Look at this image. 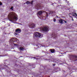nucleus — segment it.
<instances>
[{"label": "nucleus", "mask_w": 77, "mask_h": 77, "mask_svg": "<svg viewBox=\"0 0 77 77\" xmlns=\"http://www.w3.org/2000/svg\"><path fill=\"white\" fill-rule=\"evenodd\" d=\"M63 22H64L65 23H66V21H65V20H63Z\"/></svg>", "instance_id": "aec40b11"}, {"label": "nucleus", "mask_w": 77, "mask_h": 77, "mask_svg": "<svg viewBox=\"0 0 77 77\" xmlns=\"http://www.w3.org/2000/svg\"><path fill=\"white\" fill-rule=\"evenodd\" d=\"M19 49L20 50H24V48H23V47H20L19 48Z\"/></svg>", "instance_id": "9b49d317"}, {"label": "nucleus", "mask_w": 77, "mask_h": 77, "mask_svg": "<svg viewBox=\"0 0 77 77\" xmlns=\"http://www.w3.org/2000/svg\"><path fill=\"white\" fill-rule=\"evenodd\" d=\"M40 19H41V20H42V18H44V17H40Z\"/></svg>", "instance_id": "dca6fc26"}, {"label": "nucleus", "mask_w": 77, "mask_h": 77, "mask_svg": "<svg viewBox=\"0 0 77 77\" xmlns=\"http://www.w3.org/2000/svg\"><path fill=\"white\" fill-rule=\"evenodd\" d=\"M8 19L10 21H17L18 20V16L15 13H10L8 16Z\"/></svg>", "instance_id": "f257e3e1"}, {"label": "nucleus", "mask_w": 77, "mask_h": 77, "mask_svg": "<svg viewBox=\"0 0 77 77\" xmlns=\"http://www.w3.org/2000/svg\"><path fill=\"white\" fill-rule=\"evenodd\" d=\"M56 19H54L53 21L54 22H56Z\"/></svg>", "instance_id": "f3484780"}, {"label": "nucleus", "mask_w": 77, "mask_h": 77, "mask_svg": "<svg viewBox=\"0 0 77 77\" xmlns=\"http://www.w3.org/2000/svg\"><path fill=\"white\" fill-rule=\"evenodd\" d=\"M15 32V33H19L21 32V30L19 29H17L16 30Z\"/></svg>", "instance_id": "20e7f679"}, {"label": "nucleus", "mask_w": 77, "mask_h": 77, "mask_svg": "<svg viewBox=\"0 0 77 77\" xmlns=\"http://www.w3.org/2000/svg\"><path fill=\"white\" fill-rule=\"evenodd\" d=\"M42 46L41 45V44H38V45H36L35 46V47H38L37 48H40V47H41V46Z\"/></svg>", "instance_id": "0eeeda50"}, {"label": "nucleus", "mask_w": 77, "mask_h": 77, "mask_svg": "<svg viewBox=\"0 0 77 77\" xmlns=\"http://www.w3.org/2000/svg\"><path fill=\"white\" fill-rule=\"evenodd\" d=\"M10 42H12L11 41H10Z\"/></svg>", "instance_id": "393cba45"}, {"label": "nucleus", "mask_w": 77, "mask_h": 77, "mask_svg": "<svg viewBox=\"0 0 77 77\" xmlns=\"http://www.w3.org/2000/svg\"><path fill=\"white\" fill-rule=\"evenodd\" d=\"M59 21L60 23L62 24L63 23V20L62 19H60L59 20Z\"/></svg>", "instance_id": "6e6552de"}, {"label": "nucleus", "mask_w": 77, "mask_h": 77, "mask_svg": "<svg viewBox=\"0 0 77 77\" xmlns=\"http://www.w3.org/2000/svg\"><path fill=\"white\" fill-rule=\"evenodd\" d=\"M35 49H37V48H35Z\"/></svg>", "instance_id": "a878e982"}, {"label": "nucleus", "mask_w": 77, "mask_h": 77, "mask_svg": "<svg viewBox=\"0 0 77 77\" xmlns=\"http://www.w3.org/2000/svg\"><path fill=\"white\" fill-rule=\"evenodd\" d=\"M0 5H2V4L1 2H0Z\"/></svg>", "instance_id": "412c9836"}, {"label": "nucleus", "mask_w": 77, "mask_h": 77, "mask_svg": "<svg viewBox=\"0 0 77 77\" xmlns=\"http://www.w3.org/2000/svg\"><path fill=\"white\" fill-rule=\"evenodd\" d=\"M15 46H16V47H18V45L17 44H14Z\"/></svg>", "instance_id": "a211bd4d"}, {"label": "nucleus", "mask_w": 77, "mask_h": 77, "mask_svg": "<svg viewBox=\"0 0 77 77\" xmlns=\"http://www.w3.org/2000/svg\"><path fill=\"white\" fill-rule=\"evenodd\" d=\"M53 66H55V65L54 64H53Z\"/></svg>", "instance_id": "5701e85b"}, {"label": "nucleus", "mask_w": 77, "mask_h": 77, "mask_svg": "<svg viewBox=\"0 0 77 77\" xmlns=\"http://www.w3.org/2000/svg\"><path fill=\"white\" fill-rule=\"evenodd\" d=\"M29 26V27H31V28H34L35 26V25L34 24H30Z\"/></svg>", "instance_id": "39448f33"}, {"label": "nucleus", "mask_w": 77, "mask_h": 77, "mask_svg": "<svg viewBox=\"0 0 77 77\" xmlns=\"http://www.w3.org/2000/svg\"><path fill=\"white\" fill-rule=\"evenodd\" d=\"M10 9L11 11H13V10L14 9V7H11V8H10Z\"/></svg>", "instance_id": "ddd939ff"}, {"label": "nucleus", "mask_w": 77, "mask_h": 77, "mask_svg": "<svg viewBox=\"0 0 77 77\" xmlns=\"http://www.w3.org/2000/svg\"><path fill=\"white\" fill-rule=\"evenodd\" d=\"M75 15L76 16H75V17L76 18V17H77V14L75 13H74Z\"/></svg>", "instance_id": "4468645a"}, {"label": "nucleus", "mask_w": 77, "mask_h": 77, "mask_svg": "<svg viewBox=\"0 0 77 77\" xmlns=\"http://www.w3.org/2000/svg\"><path fill=\"white\" fill-rule=\"evenodd\" d=\"M50 51L52 53H54L55 52V50L54 49H51Z\"/></svg>", "instance_id": "1a4fd4ad"}, {"label": "nucleus", "mask_w": 77, "mask_h": 77, "mask_svg": "<svg viewBox=\"0 0 77 77\" xmlns=\"http://www.w3.org/2000/svg\"><path fill=\"white\" fill-rule=\"evenodd\" d=\"M57 61V60H55V61H54V62H56Z\"/></svg>", "instance_id": "4be33fe9"}, {"label": "nucleus", "mask_w": 77, "mask_h": 77, "mask_svg": "<svg viewBox=\"0 0 77 77\" xmlns=\"http://www.w3.org/2000/svg\"><path fill=\"white\" fill-rule=\"evenodd\" d=\"M14 35H15L16 36L17 35H18V33H14Z\"/></svg>", "instance_id": "2eb2a0df"}, {"label": "nucleus", "mask_w": 77, "mask_h": 77, "mask_svg": "<svg viewBox=\"0 0 77 77\" xmlns=\"http://www.w3.org/2000/svg\"><path fill=\"white\" fill-rule=\"evenodd\" d=\"M33 36L36 38H42L43 36V35L38 32H36L34 33Z\"/></svg>", "instance_id": "f03ea898"}, {"label": "nucleus", "mask_w": 77, "mask_h": 77, "mask_svg": "<svg viewBox=\"0 0 77 77\" xmlns=\"http://www.w3.org/2000/svg\"><path fill=\"white\" fill-rule=\"evenodd\" d=\"M17 48H18V47H17Z\"/></svg>", "instance_id": "bb28decb"}, {"label": "nucleus", "mask_w": 77, "mask_h": 77, "mask_svg": "<svg viewBox=\"0 0 77 77\" xmlns=\"http://www.w3.org/2000/svg\"><path fill=\"white\" fill-rule=\"evenodd\" d=\"M40 29H41V30H42L43 32H47V31H48V30H49V29H48V26L45 27L43 28H40Z\"/></svg>", "instance_id": "7ed1b4c3"}, {"label": "nucleus", "mask_w": 77, "mask_h": 77, "mask_svg": "<svg viewBox=\"0 0 77 77\" xmlns=\"http://www.w3.org/2000/svg\"><path fill=\"white\" fill-rule=\"evenodd\" d=\"M42 11H40L39 12H38V15H41V14H42Z\"/></svg>", "instance_id": "9d476101"}, {"label": "nucleus", "mask_w": 77, "mask_h": 77, "mask_svg": "<svg viewBox=\"0 0 77 77\" xmlns=\"http://www.w3.org/2000/svg\"><path fill=\"white\" fill-rule=\"evenodd\" d=\"M15 39L17 40V38H12L11 39V41H12V42H13V41H14V40H15Z\"/></svg>", "instance_id": "f8f14e48"}, {"label": "nucleus", "mask_w": 77, "mask_h": 77, "mask_svg": "<svg viewBox=\"0 0 77 77\" xmlns=\"http://www.w3.org/2000/svg\"><path fill=\"white\" fill-rule=\"evenodd\" d=\"M32 59H35V57H32Z\"/></svg>", "instance_id": "6ab92c4d"}, {"label": "nucleus", "mask_w": 77, "mask_h": 77, "mask_svg": "<svg viewBox=\"0 0 77 77\" xmlns=\"http://www.w3.org/2000/svg\"><path fill=\"white\" fill-rule=\"evenodd\" d=\"M72 20L74 21V19H72Z\"/></svg>", "instance_id": "b1692460"}, {"label": "nucleus", "mask_w": 77, "mask_h": 77, "mask_svg": "<svg viewBox=\"0 0 77 77\" xmlns=\"http://www.w3.org/2000/svg\"><path fill=\"white\" fill-rule=\"evenodd\" d=\"M33 1H32L31 2H30L28 1L26 2V4L27 5H29V4H31V5H32L33 4Z\"/></svg>", "instance_id": "423d86ee"}]
</instances>
